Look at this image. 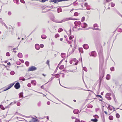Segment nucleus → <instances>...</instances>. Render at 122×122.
Segmentation results:
<instances>
[{
    "label": "nucleus",
    "instance_id": "nucleus-31",
    "mask_svg": "<svg viewBox=\"0 0 122 122\" xmlns=\"http://www.w3.org/2000/svg\"><path fill=\"white\" fill-rule=\"evenodd\" d=\"M0 107L1 109L2 110H4L5 109V108L3 107V105H0Z\"/></svg>",
    "mask_w": 122,
    "mask_h": 122
},
{
    "label": "nucleus",
    "instance_id": "nucleus-59",
    "mask_svg": "<svg viewBox=\"0 0 122 122\" xmlns=\"http://www.w3.org/2000/svg\"><path fill=\"white\" fill-rule=\"evenodd\" d=\"M20 102H18L17 103V105L18 106H20Z\"/></svg>",
    "mask_w": 122,
    "mask_h": 122
},
{
    "label": "nucleus",
    "instance_id": "nucleus-8",
    "mask_svg": "<svg viewBox=\"0 0 122 122\" xmlns=\"http://www.w3.org/2000/svg\"><path fill=\"white\" fill-rule=\"evenodd\" d=\"M98 116L97 115H94L93 117H94L95 118L94 119H92L91 120V121L94 122H97V119L96 118V117H95V116Z\"/></svg>",
    "mask_w": 122,
    "mask_h": 122
},
{
    "label": "nucleus",
    "instance_id": "nucleus-42",
    "mask_svg": "<svg viewBox=\"0 0 122 122\" xmlns=\"http://www.w3.org/2000/svg\"><path fill=\"white\" fill-rule=\"evenodd\" d=\"M116 12L120 16H122V15L121 14H120V13L119 12V11H117V10H116Z\"/></svg>",
    "mask_w": 122,
    "mask_h": 122
},
{
    "label": "nucleus",
    "instance_id": "nucleus-34",
    "mask_svg": "<svg viewBox=\"0 0 122 122\" xmlns=\"http://www.w3.org/2000/svg\"><path fill=\"white\" fill-rule=\"evenodd\" d=\"M63 31V29L61 28H59L58 30V32H61Z\"/></svg>",
    "mask_w": 122,
    "mask_h": 122
},
{
    "label": "nucleus",
    "instance_id": "nucleus-32",
    "mask_svg": "<svg viewBox=\"0 0 122 122\" xmlns=\"http://www.w3.org/2000/svg\"><path fill=\"white\" fill-rule=\"evenodd\" d=\"M15 72L14 71H12L10 72V74L11 75H13L15 74Z\"/></svg>",
    "mask_w": 122,
    "mask_h": 122
},
{
    "label": "nucleus",
    "instance_id": "nucleus-6",
    "mask_svg": "<svg viewBox=\"0 0 122 122\" xmlns=\"http://www.w3.org/2000/svg\"><path fill=\"white\" fill-rule=\"evenodd\" d=\"M14 87L16 89H18L20 87V85L19 82H17L16 83L14 86Z\"/></svg>",
    "mask_w": 122,
    "mask_h": 122
},
{
    "label": "nucleus",
    "instance_id": "nucleus-14",
    "mask_svg": "<svg viewBox=\"0 0 122 122\" xmlns=\"http://www.w3.org/2000/svg\"><path fill=\"white\" fill-rule=\"evenodd\" d=\"M35 47L36 49L37 50H38L40 49V46L38 44H36L35 45Z\"/></svg>",
    "mask_w": 122,
    "mask_h": 122
},
{
    "label": "nucleus",
    "instance_id": "nucleus-41",
    "mask_svg": "<svg viewBox=\"0 0 122 122\" xmlns=\"http://www.w3.org/2000/svg\"><path fill=\"white\" fill-rule=\"evenodd\" d=\"M80 122V120H79V119L77 118L76 119V120L75 121V122Z\"/></svg>",
    "mask_w": 122,
    "mask_h": 122
},
{
    "label": "nucleus",
    "instance_id": "nucleus-64",
    "mask_svg": "<svg viewBox=\"0 0 122 122\" xmlns=\"http://www.w3.org/2000/svg\"><path fill=\"white\" fill-rule=\"evenodd\" d=\"M68 43L69 44H71V41H68Z\"/></svg>",
    "mask_w": 122,
    "mask_h": 122
},
{
    "label": "nucleus",
    "instance_id": "nucleus-12",
    "mask_svg": "<svg viewBox=\"0 0 122 122\" xmlns=\"http://www.w3.org/2000/svg\"><path fill=\"white\" fill-rule=\"evenodd\" d=\"M77 20V19L73 18L70 17L67 18L66 19V20Z\"/></svg>",
    "mask_w": 122,
    "mask_h": 122
},
{
    "label": "nucleus",
    "instance_id": "nucleus-18",
    "mask_svg": "<svg viewBox=\"0 0 122 122\" xmlns=\"http://www.w3.org/2000/svg\"><path fill=\"white\" fill-rule=\"evenodd\" d=\"M77 23L79 25H81V22L80 21H76L74 22V24H76Z\"/></svg>",
    "mask_w": 122,
    "mask_h": 122
},
{
    "label": "nucleus",
    "instance_id": "nucleus-49",
    "mask_svg": "<svg viewBox=\"0 0 122 122\" xmlns=\"http://www.w3.org/2000/svg\"><path fill=\"white\" fill-rule=\"evenodd\" d=\"M111 94L110 93H107L106 94V96H111Z\"/></svg>",
    "mask_w": 122,
    "mask_h": 122
},
{
    "label": "nucleus",
    "instance_id": "nucleus-50",
    "mask_svg": "<svg viewBox=\"0 0 122 122\" xmlns=\"http://www.w3.org/2000/svg\"><path fill=\"white\" fill-rule=\"evenodd\" d=\"M112 0H106L105 2L104 3V4H105L106 2H108L111 1Z\"/></svg>",
    "mask_w": 122,
    "mask_h": 122
},
{
    "label": "nucleus",
    "instance_id": "nucleus-55",
    "mask_svg": "<svg viewBox=\"0 0 122 122\" xmlns=\"http://www.w3.org/2000/svg\"><path fill=\"white\" fill-rule=\"evenodd\" d=\"M53 79V78L52 77H51V79H50L49 80V81H48V82L47 83H46L45 84H46L49 81H51Z\"/></svg>",
    "mask_w": 122,
    "mask_h": 122
},
{
    "label": "nucleus",
    "instance_id": "nucleus-58",
    "mask_svg": "<svg viewBox=\"0 0 122 122\" xmlns=\"http://www.w3.org/2000/svg\"><path fill=\"white\" fill-rule=\"evenodd\" d=\"M20 2L22 3H25V1L23 0H20Z\"/></svg>",
    "mask_w": 122,
    "mask_h": 122
},
{
    "label": "nucleus",
    "instance_id": "nucleus-5",
    "mask_svg": "<svg viewBox=\"0 0 122 122\" xmlns=\"http://www.w3.org/2000/svg\"><path fill=\"white\" fill-rule=\"evenodd\" d=\"M14 83H11L10 84V86H9L8 87V88H6V89H5L3 90H2V92L5 91L8 89H10V88H11L14 85Z\"/></svg>",
    "mask_w": 122,
    "mask_h": 122
},
{
    "label": "nucleus",
    "instance_id": "nucleus-23",
    "mask_svg": "<svg viewBox=\"0 0 122 122\" xmlns=\"http://www.w3.org/2000/svg\"><path fill=\"white\" fill-rule=\"evenodd\" d=\"M23 93L22 92L19 94V98H20V97H23Z\"/></svg>",
    "mask_w": 122,
    "mask_h": 122
},
{
    "label": "nucleus",
    "instance_id": "nucleus-47",
    "mask_svg": "<svg viewBox=\"0 0 122 122\" xmlns=\"http://www.w3.org/2000/svg\"><path fill=\"white\" fill-rule=\"evenodd\" d=\"M55 77L56 78H58L59 77V75L58 74H57L55 75Z\"/></svg>",
    "mask_w": 122,
    "mask_h": 122
},
{
    "label": "nucleus",
    "instance_id": "nucleus-28",
    "mask_svg": "<svg viewBox=\"0 0 122 122\" xmlns=\"http://www.w3.org/2000/svg\"><path fill=\"white\" fill-rule=\"evenodd\" d=\"M109 119L111 120H112L113 119V117L112 116H110L109 117Z\"/></svg>",
    "mask_w": 122,
    "mask_h": 122
},
{
    "label": "nucleus",
    "instance_id": "nucleus-25",
    "mask_svg": "<svg viewBox=\"0 0 122 122\" xmlns=\"http://www.w3.org/2000/svg\"><path fill=\"white\" fill-rule=\"evenodd\" d=\"M66 54L64 53H62L61 54V56L62 57L64 58L65 57Z\"/></svg>",
    "mask_w": 122,
    "mask_h": 122
},
{
    "label": "nucleus",
    "instance_id": "nucleus-27",
    "mask_svg": "<svg viewBox=\"0 0 122 122\" xmlns=\"http://www.w3.org/2000/svg\"><path fill=\"white\" fill-rule=\"evenodd\" d=\"M64 66L63 65H61L59 67V69H62L64 68Z\"/></svg>",
    "mask_w": 122,
    "mask_h": 122
},
{
    "label": "nucleus",
    "instance_id": "nucleus-51",
    "mask_svg": "<svg viewBox=\"0 0 122 122\" xmlns=\"http://www.w3.org/2000/svg\"><path fill=\"white\" fill-rule=\"evenodd\" d=\"M27 86L29 87H30L31 86V84L30 83H29L27 85Z\"/></svg>",
    "mask_w": 122,
    "mask_h": 122
},
{
    "label": "nucleus",
    "instance_id": "nucleus-52",
    "mask_svg": "<svg viewBox=\"0 0 122 122\" xmlns=\"http://www.w3.org/2000/svg\"><path fill=\"white\" fill-rule=\"evenodd\" d=\"M8 15H10L11 14V13L10 11H9L8 12Z\"/></svg>",
    "mask_w": 122,
    "mask_h": 122
},
{
    "label": "nucleus",
    "instance_id": "nucleus-22",
    "mask_svg": "<svg viewBox=\"0 0 122 122\" xmlns=\"http://www.w3.org/2000/svg\"><path fill=\"white\" fill-rule=\"evenodd\" d=\"M79 50L80 53H83V51L82 50V48H80L79 49Z\"/></svg>",
    "mask_w": 122,
    "mask_h": 122
},
{
    "label": "nucleus",
    "instance_id": "nucleus-1",
    "mask_svg": "<svg viewBox=\"0 0 122 122\" xmlns=\"http://www.w3.org/2000/svg\"><path fill=\"white\" fill-rule=\"evenodd\" d=\"M98 52L100 61L102 62L103 61V58L102 50H100Z\"/></svg>",
    "mask_w": 122,
    "mask_h": 122
},
{
    "label": "nucleus",
    "instance_id": "nucleus-60",
    "mask_svg": "<svg viewBox=\"0 0 122 122\" xmlns=\"http://www.w3.org/2000/svg\"><path fill=\"white\" fill-rule=\"evenodd\" d=\"M110 106H111L110 105H109L108 106V107L110 110H112V108L110 107Z\"/></svg>",
    "mask_w": 122,
    "mask_h": 122
},
{
    "label": "nucleus",
    "instance_id": "nucleus-48",
    "mask_svg": "<svg viewBox=\"0 0 122 122\" xmlns=\"http://www.w3.org/2000/svg\"><path fill=\"white\" fill-rule=\"evenodd\" d=\"M114 68L113 67H112L110 68V70L112 71H114Z\"/></svg>",
    "mask_w": 122,
    "mask_h": 122
},
{
    "label": "nucleus",
    "instance_id": "nucleus-15",
    "mask_svg": "<svg viewBox=\"0 0 122 122\" xmlns=\"http://www.w3.org/2000/svg\"><path fill=\"white\" fill-rule=\"evenodd\" d=\"M65 88L71 90H75L76 89V87H72L70 88L65 87Z\"/></svg>",
    "mask_w": 122,
    "mask_h": 122
},
{
    "label": "nucleus",
    "instance_id": "nucleus-43",
    "mask_svg": "<svg viewBox=\"0 0 122 122\" xmlns=\"http://www.w3.org/2000/svg\"><path fill=\"white\" fill-rule=\"evenodd\" d=\"M83 70L86 71H87V69L85 67H83Z\"/></svg>",
    "mask_w": 122,
    "mask_h": 122
},
{
    "label": "nucleus",
    "instance_id": "nucleus-11",
    "mask_svg": "<svg viewBox=\"0 0 122 122\" xmlns=\"http://www.w3.org/2000/svg\"><path fill=\"white\" fill-rule=\"evenodd\" d=\"M94 28L93 29V30H97L98 28H97L98 27L97 25V24H95L94 25Z\"/></svg>",
    "mask_w": 122,
    "mask_h": 122
},
{
    "label": "nucleus",
    "instance_id": "nucleus-24",
    "mask_svg": "<svg viewBox=\"0 0 122 122\" xmlns=\"http://www.w3.org/2000/svg\"><path fill=\"white\" fill-rule=\"evenodd\" d=\"M110 75L109 74H107L106 77V79L107 80H109L110 79Z\"/></svg>",
    "mask_w": 122,
    "mask_h": 122
},
{
    "label": "nucleus",
    "instance_id": "nucleus-2",
    "mask_svg": "<svg viewBox=\"0 0 122 122\" xmlns=\"http://www.w3.org/2000/svg\"><path fill=\"white\" fill-rule=\"evenodd\" d=\"M100 76L99 77L100 81L101 82L102 78L104 76V71L103 70L100 69Z\"/></svg>",
    "mask_w": 122,
    "mask_h": 122
},
{
    "label": "nucleus",
    "instance_id": "nucleus-9",
    "mask_svg": "<svg viewBox=\"0 0 122 122\" xmlns=\"http://www.w3.org/2000/svg\"><path fill=\"white\" fill-rule=\"evenodd\" d=\"M87 24L85 23H83L81 24V26L82 28H85L86 27Z\"/></svg>",
    "mask_w": 122,
    "mask_h": 122
},
{
    "label": "nucleus",
    "instance_id": "nucleus-61",
    "mask_svg": "<svg viewBox=\"0 0 122 122\" xmlns=\"http://www.w3.org/2000/svg\"><path fill=\"white\" fill-rule=\"evenodd\" d=\"M63 59H62L61 60V61H60L58 65V66H59L61 63L63 61Z\"/></svg>",
    "mask_w": 122,
    "mask_h": 122
},
{
    "label": "nucleus",
    "instance_id": "nucleus-35",
    "mask_svg": "<svg viewBox=\"0 0 122 122\" xmlns=\"http://www.w3.org/2000/svg\"><path fill=\"white\" fill-rule=\"evenodd\" d=\"M85 19V17L84 16H83V17H82V18L81 19V21L82 22H83L84 21Z\"/></svg>",
    "mask_w": 122,
    "mask_h": 122
},
{
    "label": "nucleus",
    "instance_id": "nucleus-10",
    "mask_svg": "<svg viewBox=\"0 0 122 122\" xmlns=\"http://www.w3.org/2000/svg\"><path fill=\"white\" fill-rule=\"evenodd\" d=\"M84 48L86 49H87L89 48V46L87 44H85L83 45Z\"/></svg>",
    "mask_w": 122,
    "mask_h": 122
},
{
    "label": "nucleus",
    "instance_id": "nucleus-21",
    "mask_svg": "<svg viewBox=\"0 0 122 122\" xmlns=\"http://www.w3.org/2000/svg\"><path fill=\"white\" fill-rule=\"evenodd\" d=\"M19 80H22L23 81H24L25 80V79L24 77H21L19 78Z\"/></svg>",
    "mask_w": 122,
    "mask_h": 122
},
{
    "label": "nucleus",
    "instance_id": "nucleus-63",
    "mask_svg": "<svg viewBox=\"0 0 122 122\" xmlns=\"http://www.w3.org/2000/svg\"><path fill=\"white\" fill-rule=\"evenodd\" d=\"M47 105H49L50 104V102L49 101H48V102H47Z\"/></svg>",
    "mask_w": 122,
    "mask_h": 122
},
{
    "label": "nucleus",
    "instance_id": "nucleus-33",
    "mask_svg": "<svg viewBox=\"0 0 122 122\" xmlns=\"http://www.w3.org/2000/svg\"><path fill=\"white\" fill-rule=\"evenodd\" d=\"M115 5V4L114 3H113L112 2L111 4V6L112 7H114Z\"/></svg>",
    "mask_w": 122,
    "mask_h": 122
},
{
    "label": "nucleus",
    "instance_id": "nucleus-17",
    "mask_svg": "<svg viewBox=\"0 0 122 122\" xmlns=\"http://www.w3.org/2000/svg\"><path fill=\"white\" fill-rule=\"evenodd\" d=\"M18 56L19 58H22V54L20 53H19L18 54Z\"/></svg>",
    "mask_w": 122,
    "mask_h": 122
},
{
    "label": "nucleus",
    "instance_id": "nucleus-57",
    "mask_svg": "<svg viewBox=\"0 0 122 122\" xmlns=\"http://www.w3.org/2000/svg\"><path fill=\"white\" fill-rule=\"evenodd\" d=\"M52 95V96L54 97L57 100H58V101H59V99H58L55 96H54V95Z\"/></svg>",
    "mask_w": 122,
    "mask_h": 122
},
{
    "label": "nucleus",
    "instance_id": "nucleus-44",
    "mask_svg": "<svg viewBox=\"0 0 122 122\" xmlns=\"http://www.w3.org/2000/svg\"><path fill=\"white\" fill-rule=\"evenodd\" d=\"M58 66H59L58 65V66H57V67H56V68L55 70V71L54 72V73H56V72L57 71V70H58Z\"/></svg>",
    "mask_w": 122,
    "mask_h": 122
},
{
    "label": "nucleus",
    "instance_id": "nucleus-26",
    "mask_svg": "<svg viewBox=\"0 0 122 122\" xmlns=\"http://www.w3.org/2000/svg\"><path fill=\"white\" fill-rule=\"evenodd\" d=\"M14 1L15 3H16L17 4H19L18 0H14Z\"/></svg>",
    "mask_w": 122,
    "mask_h": 122
},
{
    "label": "nucleus",
    "instance_id": "nucleus-54",
    "mask_svg": "<svg viewBox=\"0 0 122 122\" xmlns=\"http://www.w3.org/2000/svg\"><path fill=\"white\" fill-rule=\"evenodd\" d=\"M40 47L41 48H42L44 47V45L43 44H41L40 45Z\"/></svg>",
    "mask_w": 122,
    "mask_h": 122
},
{
    "label": "nucleus",
    "instance_id": "nucleus-4",
    "mask_svg": "<svg viewBox=\"0 0 122 122\" xmlns=\"http://www.w3.org/2000/svg\"><path fill=\"white\" fill-rule=\"evenodd\" d=\"M89 55L90 56L94 57H96V53L95 51H92L91 52L89 53Z\"/></svg>",
    "mask_w": 122,
    "mask_h": 122
},
{
    "label": "nucleus",
    "instance_id": "nucleus-13",
    "mask_svg": "<svg viewBox=\"0 0 122 122\" xmlns=\"http://www.w3.org/2000/svg\"><path fill=\"white\" fill-rule=\"evenodd\" d=\"M74 113L75 114H77L79 112V110L77 109H75L73 111Z\"/></svg>",
    "mask_w": 122,
    "mask_h": 122
},
{
    "label": "nucleus",
    "instance_id": "nucleus-30",
    "mask_svg": "<svg viewBox=\"0 0 122 122\" xmlns=\"http://www.w3.org/2000/svg\"><path fill=\"white\" fill-rule=\"evenodd\" d=\"M97 97H100V98H101V99H100L99 100L100 101H102V96L101 95H97Z\"/></svg>",
    "mask_w": 122,
    "mask_h": 122
},
{
    "label": "nucleus",
    "instance_id": "nucleus-16",
    "mask_svg": "<svg viewBox=\"0 0 122 122\" xmlns=\"http://www.w3.org/2000/svg\"><path fill=\"white\" fill-rule=\"evenodd\" d=\"M41 37L42 39H44L46 38V36L45 35H43L41 36Z\"/></svg>",
    "mask_w": 122,
    "mask_h": 122
},
{
    "label": "nucleus",
    "instance_id": "nucleus-46",
    "mask_svg": "<svg viewBox=\"0 0 122 122\" xmlns=\"http://www.w3.org/2000/svg\"><path fill=\"white\" fill-rule=\"evenodd\" d=\"M74 37V36H71L69 38V39L70 40H71Z\"/></svg>",
    "mask_w": 122,
    "mask_h": 122
},
{
    "label": "nucleus",
    "instance_id": "nucleus-39",
    "mask_svg": "<svg viewBox=\"0 0 122 122\" xmlns=\"http://www.w3.org/2000/svg\"><path fill=\"white\" fill-rule=\"evenodd\" d=\"M116 116L117 118H119L120 117V115L118 113H117L116 114Z\"/></svg>",
    "mask_w": 122,
    "mask_h": 122
},
{
    "label": "nucleus",
    "instance_id": "nucleus-40",
    "mask_svg": "<svg viewBox=\"0 0 122 122\" xmlns=\"http://www.w3.org/2000/svg\"><path fill=\"white\" fill-rule=\"evenodd\" d=\"M25 64L27 66H28L29 65V62L28 61H26L25 63Z\"/></svg>",
    "mask_w": 122,
    "mask_h": 122
},
{
    "label": "nucleus",
    "instance_id": "nucleus-20",
    "mask_svg": "<svg viewBox=\"0 0 122 122\" xmlns=\"http://www.w3.org/2000/svg\"><path fill=\"white\" fill-rule=\"evenodd\" d=\"M37 105L38 107H40L41 105V101H39L37 103Z\"/></svg>",
    "mask_w": 122,
    "mask_h": 122
},
{
    "label": "nucleus",
    "instance_id": "nucleus-19",
    "mask_svg": "<svg viewBox=\"0 0 122 122\" xmlns=\"http://www.w3.org/2000/svg\"><path fill=\"white\" fill-rule=\"evenodd\" d=\"M31 83L34 85H36V82L35 80H32L31 82Z\"/></svg>",
    "mask_w": 122,
    "mask_h": 122
},
{
    "label": "nucleus",
    "instance_id": "nucleus-45",
    "mask_svg": "<svg viewBox=\"0 0 122 122\" xmlns=\"http://www.w3.org/2000/svg\"><path fill=\"white\" fill-rule=\"evenodd\" d=\"M59 35L58 34H56L55 36V38H57L58 37H59Z\"/></svg>",
    "mask_w": 122,
    "mask_h": 122
},
{
    "label": "nucleus",
    "instance_id": "nucleus-3",
    "mask_svg": "<svg viewBox=\"0 0 122 122\" xmlns=\"http://www.w3.org/2000/svg\"><path fill=\"white\" fill-rule=\"evenodd\" d=\"M37 68L35 66H32L29 67L28 69V71H33L36 70Z\"/></svg>",
    "mask_w": 122,
    "mask_h": 122
},
{
    "label": "nucleus",
    "instance_id": "nucleus-38",
    "mask_svg": "<svg viewBox=\"0 0 122 122\" xmlns=\"http://www.w3.org/2000/svg\"><path fill=\"white\" fill-rule=\"evenodd\" d=\"M49 61L48 60H47L46 62V64H47L49 66H50L49 65Z\"/></svg>",
    "mask_w": 122,
    "mask_h": 122
},
{
    "label": "nucleus",
    "instance_id": "nucleus-29",
    "mask_svg": "<svg viewBox=\"0 0 122 122\" xmlns=\"http://www.w3.org/2000/svg\"><path fill=\"white\" fill-rule=\"evenodd\" d=\"M106 97L109 100H111V98L110 96H106Z\"/></svg>",
    "mask_w": 122,
    "mask_h": 122
},
{
    "label": "nucleus",
    "instance_id": "nucleus-7",
    "mask_svg": "<svg viewBox=\"0 0 122 122\" xmlns=\"http://www.w3.org/2000/svg\"><path fill=\"white\" fill-rule=\"evenodd\" d=\"M51 20L53 21L58 23H61L62 22H63L65 21V20H62L61 21H56V20H55L54 19H51Z\"/></svg>",
    "mask_w": 122,
    "mask_h": 122
},
{
    "label": "nucleus",
    "instance_id": "nucleus-56",
    "mask_svg": "<svg viewBox=\"0 0 122 122\" xmlns=\"http://www.w3.org/2000/svg\"><path fill=\"white\" fill-rule=\"evenodd\" d=\"M52 95V96L54 97L57 100H58V101H59V99H58L55 96H54V95Z\"/></svg>",
    "mask_w": 122,
    "mask_h": 122
},
{
    "label": "nucleus",
    "instance_id": "nucleus-37",
    "mask_svg": "<svg viewBox=\"0 0 122 122\" xmlns=\"http://www.w3.org/2000/svg\"><path fill=\"white\" fill-rule=\"evenodd\" d=\"M74 16H77L78 15V14L77 12H76L74 13Z\"/></svg>",
    "mask_w": 122,
    "mask_h": 122
},
{
    "label": "nucleus",
    "instance_id": "nucleus-62",
    "mask_svg": "<svg viewBox=\"0 0 122 122\" xmlns=\"http://www.w3.org/2000/svg\"><path fill=\"white\" fill-rule=\"evenodd\" d=\"M60 9H59L58 10V13H59L61 12V9H60Z\"/></svg>",
    "mask_w": 122,
    "mask_h": 122
},
{
    "label": "nucleus",
    "instance_id": "nucleus-36",
    "mask_svg": "<svg viewBox=\"0 0 122 122\" xmlns=\"http://www.w3.org/2000/svg\"><path fill=\"white\" fill-rule=\"evenodd\" d=\"M6 55L7 56H10V54L9 52H7L6 53Z\"/></svg>",
    "mask_w": 122,
    "mask_h": 122
},
{
    "label": "nucleus",
    "instance_id": "nucleus-53",
    "mask_svg": "<svg viewBox=\"0 0 122 122\" xmlns=\"http://www.w3.org/2000/svg\"><path fill=\"white\" fill-rule=\"evenodd\" d=\"M16 103V102H12L9 104V105H12V104H15Z\"/></svg>",
    "mask_w": 122,
    "mask_h": 122
}]
</instances>
